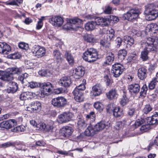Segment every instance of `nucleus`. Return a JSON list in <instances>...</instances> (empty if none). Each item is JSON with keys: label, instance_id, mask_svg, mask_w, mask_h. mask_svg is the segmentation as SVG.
<instances>
[{"label": "nucleus", "instance_id": "nucleus-1", "mask_svg": "<svg viewBox=\"0 0 158 158\" xmlns=\"http://www.w3.org/2000/svg\"><path fill=\"white\" fill-rule=\"evenodd\" d=\"M141 45L144 50L149 52H155L158 50V45L154 39L151 37L148 38L147 41L142 42Z\"/></svg>", "mask_w": 158, "mask_h": 158}, {"label": "nucleus", "instance_id": "nucleus-2", "mask_svg": "<svg viewBox=\"0 0 158 158\" xmlns=\"http://www.w3.org/2000/svg\"><path fill=\"white\" fill-rule=\"evenodd\" d=\"M83 55V59L89 62L96 60L98 57V52L95 49L93 48L88 49L84 53Z\"/></svg>", "mask_w": 158, "mask_h": 158}, {"label": "nucleus", "instance_id": "nucleus-3", "mask_svg": "<svg viewBox=\"0 0 158 158\" xmlns=\"http://www.w3.org/2000/svg\"><path fill=\"white\" fill-rule=\"evenodd\" d=\"M144 13L148 20H154L158 16V10L155 9L153 4H151L147 6L144 11Z\"/></svg>", "mask_w": 158, "mask_h": 158}, {"label": "nucleus", "instance_id": "nucleus-4", "mask_svg": "<svg viewBox=\"0 0 158 158\" xmlns=\"http://www.w3.org/2000/svg\"><path fill=\"white\" fill-rule=\"evenodd\" d=\"M66 98L63 96H59L52 98L51 102L54 107L61 108L64 107L67 103Z\"/></svg>", "mask_w": 158, "mask_h": 158}, {"label": "nucleus", "instance_id": "nucleus-5", "mask_svg": "<svg viewBox=\"0 0 158 158\" xmlns=\"http://www.w3.org/2000/svg\"><path fill=\"white\" fill-rule=\"evenodd\" d=\"M139 10L136 8L130 10L126 13L123 15L125 19L129 21H133L136 19L139 16L140 14Z\"/></svg>", "mask_w": 158, "mask_h": 158}, {"label": "nucleus", "instance_id": "nucleus-6", "mask_svg": "<svg viewBox=\"0 0 158 158\" xmlns=\"http://www.w3.org/2000/svg\"><path fill=\"white\" fill-rule=\"evenodd\" d=\"M31 52L35 56L39 58L45 55L46 50L43 47L38 45H35L32 47Z\"/></svg>", "mask_w": 158, "mask_h": 158}, {"label": "nucleus", "instance_id": "nucleus-7", "mask_svg": "<svg viewBox=\"0 0 158 158\" xmlns=\"http://www.w3.org/2000/svg\"><path fill=\"white\" fill-rule=\"evenodd\" d=\"M73 116V114L71 112H64L59 115L57 122L60 123H65L71 120Z\"/></svg>", "mask_w": 158, "mask_h": 158}, {"label": "nucleus", "instance_id": "nucleus-8", "mask_svg": "<svg viewBox=\"0 0 158 158\" xmlns=\"http://www.w3.org/2000/svg\"><path fill=\"white\" fill-rule=\"evenodd\" d=\"M124 69L123 66L119 63L113 65L111 72L113 74V76L115 77H119L123 72Z\"/></svg>", "mask_w": 158, "mask_h": 158}, {"label": "nucleus", "instance_id": "nucleus-9", "mask_svg": "<svg viewBox=\"0 0 158 158\" xmlns=\"http://www.w3.org/2000/svg\"><path fill=\"white\" fill-rule=\"evenodd\" d=\"M63 18L60 16H54L49 20V22L53 26L60 27L63 23Z\"/></svg>", "mask_w": 158, "mask_h": 158}, {"label": "nucleus", "instance_id": "nucleus-10", "mask_svg": "<svg viewBox=\"0 0 158 158\" xmlns=\"http://www.w3.org/2000/svg\"><path fill=\"white\" fill-rule=\"evenodd\" d=\"M17 125V122L14 119H10L6 121H3L0 123V127L8 129L14 127Z\"/></svg>", "mask_w": 158, "mask_h": 158}, {"label": "nucleus", "instance_id": "nucleus-11", "mask_svg": "<svg viewBox=\"0 0 158 158\" xmlns=\"http://www.w3.org/2000/svg\"><path fill=\"white\" fill-rule=\"evenodd\" d=\"M41 108V104L39 101H35L31 102L29 106L27 107V110L33 111L38 112L40 110Z\"/></svg>", "mask_w": 158, "mask_h": 158}, {"label": "nucleus", "instance_id": "nucleus-12", "mask_svg": "<svg viewBox=\"0 0 158 158\" xmlns=\"http://www.w3.org/2000/svg\"><path fill=\"white\" fill-rule=\"evenodd\" d=\"M92 90L90 92L91 95L95 97L100 95L102 93L103 88L100 84H98L92 87Z\"/></svg>", "mask_w": 158, "mask_h": 158}, {"label": "nucleus", "instance_id": "nucleus-13", "mask_svg": "<svg viewBox=\"0 0 158 158\" xmlns=\"http://www.w3.org/2000/svg\"><path fill=\"white\" fill-rule=\"evenodd\" d=\"M85 73L84 68L78 66L73 70V75L75 79H79L83 77Z\"/></svg>", "mask_w": 158, "mask_h": 158}, {"label": "nucleus", "instance_id": "nucleus-14", "mask_svg": "<svg viewBox=\"0 0 158 158\" xmlns=\"http://www.w3.org/2000/svg\"><path fill=\"white\" fill-rule=\"evenodd\" d=\"M73 129L69 126H65L62 127L60 131V133L64 137H68L72 133Z\"/></svg>", "mask_w": 158, "mask_h": 158}, {"label": "nucleus", "instance_id": "nucleus-15", "mask_svg": "<svg viewBox=\"0 0 158 158\" xmlns=\"http://www.w3.org/2000/svg\"><path fill=\"white\" fill-rule=\"evenodd\" d=\"M74 99L78 102H80L84 101V98L83 92L78 91V89H75L73 92Z\"/></svg>", "mask_w": 158, "mask_h": 158}, {"label": "nucleus", "instance_id": "nucleus-16", "mask_svg": "<svg viewBox=\"0 0 158 158\" xmlns=\"http://www.w3.org/2000/svg\"><path fill=\"white\" fill-rule=\"evenodd\" d=\"M148 73L147 69L144 67L139 68L138 70L137 75L138 78L141 80L146 78Z\"/></svg>", "mask_w": 158, "mask_h": 158}, {"label": "nucleus", "instance_id": "nucleus-17", "mask_svg": "<svg viewBox=\"0 0 158 158\" xmlns=\"http://www.w3.org/2000/svg\"><path fill=\"white\" fill-rule=\"evenodd\" d=\"M69 77H62L58 81V84L65 87H69L71 84Z\"/></svg>", "mask_w": 158, "mask_h": 158}, {"label": "nucleus", "instance_id": "nucleus-18", "mask_svg": "<svg viewBox=\"0 0 158 158\" xmlns=\"http://www.w3.org/2000/svg\"><path fill=\"white\" fill-rule=\"evenodd\" d=\"M42 92L44 94H46L48 92H50L52 91V89L54 88L53 86L49 82H44L42 84Z\"/></svg>", "mask_w": 158, "mask_h": 158}, {"label": "nucleus", "instance_id": "nucleus-19", "mask_svg": "<svg viewBox=\"0 0 158 158\" xmlns=\"http://www.w3.org/2000/svg\"><path fill=\"white\" fill-rule=\"evenodd\" d=\"M10 46L5 42H0V53L4 54H7L11 51Z\"/></svg>", "mask_w": 158, "mask_h": 158}, {"label": "nucleus", "instance_id": "nucleus-20", "mask_svg": "<svg viewBox=\"0 0 158 158\" xmlns=\"http://www.w3.org/2000/svg\"><path fill=\"white\" fill-rule=\"evenodd\" d=\"M0 79L4 81H10L12 80V77L7 71L0 70Z\"/></svg>", "mask_w": 158, "mask_h": 158}, {"label": "nucleus", "instance_id": "nucleus-21", "mask_svg": "<svg viewBox=\"0 0 158 158\" xmlns=\"http://www.w3.org/2000/svg\"><path fill=\"white\" fill-rule=\"evenodd\" d=\"M140 86L138 84H133L130 85L128 87V89L131 93L137 94L140 90Z\"/></svg>", "mask_w": 158, "mask_h": 158}, {"label": "nucleus", "instance_id": "nucleus-22", "mask_svg": "<svg viewBox=\"0 0 158 158\" xmlns=\"http://www.w3.org/2000/svg\"><path fill=\"white\" fill-rule=\"evenodd\" d=\"M147 123L150 125L157 124L158 123V113L155 112L154 115L149 117L147 119Z\"/></svg>", "mask_w": 158, "mask_h": 158}, {"label": "nucleus", "instance_id": "nucleus-23", "mask_svg": "<svg viewBox=\"0 0 158 158\" xmlns=\"http://www.w3.org/2000/svg\"><path fill=\"white\" fill-rule=\"evenodd\" d=\"M94 126H88L84 132V134L87 136H92L94 135L97 132Z\"/></svg>", "mask_w": 158, "mask_h": 158}, {"label": "nucleus", "instance_id": "nucleus-24", "mask_svg": "<svg viewBox=\"0 0 158 158\" xmlns=\"http://www.w3.org/2000/svg\"><path fill=\"white\" fill-rule=\"evenodd\" d=\"M107 98L110 100H112L117 98L118 94L116 89L110 90L106 94Z\"/></svg>", "mask_w": 158, "mask_h": 158}, {"label": "nucleus", "instance_id": "nucleus-25", "mask_svg": "<svg viewBox=\"0 0 158 158\" xmlns=\"http://www.w3.org/2000/svg\"><path fill=\"white\" fill-rule=\"evenodd\" d=\"M96 25L97 23L95 22L89 21L85 24V28L87 31H92L95 29Z\"/></svg>", "mask_w": 158, "mask_h": 158}, {"label": "nucleus", "instance_id": "nucleus-26", "mask_svg": "<svg viewBox=\"0 0 158 158\" xmlns=\"http://www.w3.org/2000/svg\"><path fill=\"white\" fill-rule=\"evenodd\" d=\"M37 128H39V130H44L47 131H48L52 129L53 127L50 125H46L45 123H41L37 125Z\"/></svg>", "mask_w": 158, "mask_h": 158}, {"label": "nucleus", "instance_id": "nucleus-27", "mask_svg": "<svg viewBox=\"0 0 158 158\" xmlns=\"http://www.w3.org/2000/svg\"><path fill=\"white\" fill-rule=\"evenodd\" d=\"M158 27L155 23H152L148 24L146 28L147 31L152 32L153 33L156 32V31L158 30Z\"/></svg>", "mask_w": 158, "mask_h": 158}, {"label": "nucleus", "instance_id": "nucleus-28", "mask_svg": "<svg viewBox=\"0 0 158 158\" xmlns=\"http://www.w3.org/2000/svg\"><path fill=\"white\" fill-rule=\"evenodd\" d=\"M64 56L69 64L73 65L74 62V60L73 56L70 52L66 51L64 54Z\"/></svg>", "mask_w": 158, "mask_h": 158}, {"label": "nucleus", "instance_id": "nucleus-29", "mask_svg": "<svg viewBox=\"0 0 158 158\" xmlns=\"http://www.w3.org/2000/svg\"><path fill=\"white\" fill-rule=\"evenodd\" d=\"M22 69L21 68H12L9 69V70L7 71L9 75H11L12 77V80L13 79V74H19L21 73L22 72Z\"/></svg>", "mask_w": 158, "mask_h": 158}, {"label": "nucleus", "instance_id": "nucleus-30", "mask_svg": "<svg viewBox=\"0 0 158 158\" xmlns=\"http://www.w3.org/2000/svg\"><path fill=\"white\" fill-rule=\"evenodd\" d=\"M77 125L79 128L85 127L87 126V124L82 116H79L77 118Z\"/></svg>", "mask_w": 158, "mask_h": 158}, {"label": "nucleus", "instance_id": "nucleus-31", "mask_svg": "<svg viewBox=\"0 0 158 158\" xmlns=\"http://www.w3.org/2000/svg\"><path fill=\"white\" fill-rule=\"evenodd\" d=\"M106 123L105 121H102L97 123L94 126L95 129H96L97 131L103 129L105 127L108 126Z\"/></svg>", "mask_w": 158, "mask_h": 158}, {"label": "nucleus", "instance_id": "nucleus-32", "mask_svg": "<svg viewBox=\"0 0 158 158\" xmlns=\"http://www.w3.org/2000/svg\"><path fill=\"white\" fill-rule=\"evenodd\" d=\"M113 115L116 117H119L123 114V110L119 107H116L113 112Z\"/></svg>", "mask_w": 158, "mask_h": 158}, {"label": "nucleus", "instance_id": "nucleus-33", "mask_svg": "<svg viewBox=\"0 0 158 158\" xmlns=\"http://www.w3.org/2000/svg\"><path fill=\"white\" fill-rule=\"evenodd\" d=\"M9 84L10 86L8 89V90H10V92L14 93L15 92L18 88L17 84L15 82H10Z\"/></svg>", "mask_w": 158, "mask_h": 158}, {"label": "nucleus", "instance_id": "nucleus-34", "mask_svg": "<svg viewBox=\"0 0 158 158\" xmlns=\"http://www.w3.org/2000/svg\"><path fill=\"white\" fill-rule=\"evenodd\" d=\"M114 31L112 29H111L110 30L107 31L106 39L108 44H109V42L113 38L114 35Z\"/></svg>", "mask_w": 158, "mask_h": 158}, {"label": "nucleus", "instance_id": "nucleus-35", "mask_svg": "<svg viewBox=\"0 0 158 158\" xmlns=\"http://www.w3.org/2000/svg\"><path fill=\"white\" fill-rule=\"evenodd\" d=\"M33 93L31 92H26L21 93L19 97L20 100H24L29 98L33 95Z\"/></svg>", "mask_w": 158, "mask_h": 158}, {"label": "nucleus", "instance_id": "nucleus-36", "mask_svg": "<svg viewBox=\"0 0 158 158\" xmlns=\"http://www.w3.org/2000/svg\"><path fill=\"white\" fill-rule=\"evenodd\" d=\"M114 55L112 52H109L107 54L105 63L108 65L110 64L114 60Z\"/></svg>", "mask_w": 158, "mask_h": 158}, {"label": "nucleus", "instance_id": "nucleus-37", "mask_svg": "<svg viewBox=\"0 0 158 158\" xmlns=\"http://www.w3.org/2000/svg\"><path fill=\"white\" fill-rule=\"evenodd\" d=\"M127 54V52L126 50L123 49L119 50L118 52V58L121 60L125 59Z\"/></svg>", "mask_w": 158, "mask_h": 158}, {"label": "nucleus", "instance_id": "nucleus-38", "mask_svg": "<svg viewBox=\"0 0 158 158\" xmlns=\"http://www.w3.org/2000/svg\"><path fill=\"white\" fill-rule=\"evenodd\" d=\"M82 22L81 20L80 19L76 18L74 19H70L68 21V23L66 25H69L70 24L79 25Z\"/></svg>", "mask_w": 158, "mask_h": 158}, {"label": "nucleus", "instance_id": "nucleus-39", "mask_svg": "<svg viewBox=\"0 0 158 158\" xmlns=\"http://www.w3.org/2000/svg\"><path fill=\"white\" fill-rule=\"evenodd\" d=\"M107 19L103 18L98 17L97 18L95 22L98 25H106Z\"/></svg>", "mask_w": 158, "mask_h": 158}, {"label": "nucleus", "instance_id": "nucleus-40", "mask_svg": "<svg viewBox=\"0 0 158 158\" xmlns=\"http://www.w3.org/2000/svg\"><path fill=\"white\" fill-rule=\"evenodd\" d=\"M94 107L98 111L101 112L103 109L104 107L103 104L99 102H97L94 103Z\"/></svg>", "mask_w": 158, "mask_h": 158}, {"label": "nucleus", "instance_id": "nucleus-41", "mask_svg": "<svg viewBox=\"0 0 158 158\" xmlns=\"http://www.w3.org/2000/svg\"><path fill=\"white\" fill-rule=\"evenodd\" d=\"M25 129V127L23 125H21L14 128L11 129L12 132H19L24 131Z\"/></svg>", "mask_w": 158, "mask_h": 158}, {"label": "nucleus", "instance_id": "nucleus-42", "mask_svg": "<svg viewBox=\"0 0 158 158\" xmlns=\"http://www.w3.org/2000/svg\"><path fill=\"white\" fill-rule=\"evenodd\" d=\"M127 42V45H129L130 47L133 45L134 43V40L133 38L129 36H126L124 39Z\"/></svg>", "mask_w": 158, "mask_h": 158}, {"label": "nucleus", "instance_id": "nucleus-43", "mask_svg": "<svg viewBox=\"0 0 158 158\" xmlns=\"http://www.w3.org/2000/svg\"><path fill=\"white\" fill-rule=\"evenodd\" d=\"M28 77V74L26 73H24L19 75L18 79L20 81L22 84H24L26 81V79Z\"/></svg>", "mask_w": 158, "mask_h": 158}, {"label": "nucleus", "instance_id": "nucleus-44", "mask_svg": "<svg viewBox=\"0 0 158 158\" xmlns=\"http://www.w3.org/2000/svg\"><path fill=\"white\" fill-rule=\"evenodd\" d=\"M147 90L148 88L146 85V84L143 85L140 92V96L141 97H145L146 95Z\"/></svg>", "mask_w": 158, "mask_h": 158}, {"label": "nucleus", "instance_id": "nucleus-45", "mask_svg": "<svg viewBox=\"0 0 158 158\" xmlns=\"http://www.w3.org/2000/svg\"><path fill=\"white\" fill-rule=\"evenodd\" d=\"M53 55L54 57L58 61L61 60H62V55L59 51L57 50L54 51L53 52Z\"/></svg>", "mask_w": 158, "mask_h": 158}, {"label": "nucleus", "instance_id": "nucleus-46", "mask_svg": "<svg viewBox=\"0 0 158 158\" xmlns=\"http://www.w3.org/2000/svg\"><path fill=\"white\" fill-rule=\"evenodd\" d=\"M129 102V99L125 95L123 96L120 101V104L122 106H125Z\"/></svg>", "mask_w": 158, "mask_h": 158}, {"label": "nucleus", "instance_id": "nucleus-47", "mask_svg": "<svg viewBox=\"0 0 158 158\" xmlns=\"http://www.w3.org/2000/svg\"><path fill=\"white\" fill-rule=\"evenodd\" d=\"M149 52L146 50H144L141 52V58L143 61H145L148 59V54Z\"/></svg>", "mask_w": 158, "mask_h": 158}, {"label": "nucleus", "instance_id": "nucleus-48", "mask_svg": "<svg viewBox=\"0 0 158 158\" xmlns=\"http://www.w3.org/2000/svg\"><path fill=\"white\" fill-rule=\"evenodd\" d=\"M83 84H81L79 86H77L75 89H78L79 91L83 92L82 91L85 90V80H83Z\"/></svg>", "mask_w": 158, "mask_h": 158}, {"label": "nucleus", "instance_id": "nucleus-49", "mask_svg": "<svg viewBox=\"0 0 158 158\" xmlns=\"http://www.w3.org/2000/svg\"><path fill=\"white\" fill-rule=\"evenodd\" d=\"M115 107L114 104L112 103L108 104L106 108L107 112L109 113L113 112Z\"/></svg>", "mask_w": 158, "mask_h": 158}, {"label": "nucleus", "instance_id": "nucleus-50", "mask_svg": "<svg viewBox=\"0 0 158 158\" xmlns=\"http://www.w3.org/2000/svg\"><path fill=\"white\" fill-rule=\"evenodd\" d=\"M157 82H158L154 78H153L149 84L148 87L149 89H154Z\"/></svg>", "mask_w": 158, "mask_h": 158}, {"label": "nucleus", "instance_id": "nucleus-51", "mask_svg": "<svg viewBox=\"0 0 158 158\" xmlns=\"http://www.w3.org/2000/svg\"><path fill=\"white\" fill-rule=\"evenodd\" d=\"M152 110V108L151 106L149 104H147L145 106L143 109V111L144 113L147 114L151 111Z\"/></svg>", "mask_w": 158, "mask_h": 158}, {"label": "nucleus", "instance_id": "nucleus-52", "mask_svg": "<svg viewBox=\"0 0 158 158\" xmlns=\"http://www.w3.org/2000/svg\"><path fill=\"white\" fill-rule=\"evenodd\" d=\"M150 128V125L148 123L147 124L145 125H142L140 128V130L143 132H146L149 130Z\"/></svg>", "mask_w": 158, "mask_h": 158}, {"label": "nucleus", "instance_id": "nucleus-53", "mask_svg": "<svg viewBox=\"0 0 158 158\" xmlns=\"http://www.w3.org/2000/svg\"><path fill=\"white\" fill-rule=\"evenodd\" d=\"M132 32L134 35H137L138 36H141L142 37V34L143 33H144V31H140L135 28H133L132 29Z\"/></svg>", "mask_w": 158, "mask_h": 158}, {"label": "nucleus", "instance_id": "nucleus-54", "mask_svg": "<svg viewBox=\"0 0 158 158\" xmlns=\"http://www.w3.org/2000/svg\"><path fill=\"white\" fill-rule=\"evenodd\" d=\"M144 122V119L142 118L141 119H138L134 123V125L136 127H137L143 123Z\"/></svg>", "mask_w": 158, "mask_h": 158}, {"label": "nucleus", "instance_id": "nucleus-55", "mask_svg": "<svg viewBox=\"0 0 158 158\" xmlns=\"http://www.w3.org/2000/svg\"><path fill=\"white\" fill-rule=\"evenodd\" d=\"M84 39L85 40L89 42H93L94 40L93 36L90 35H87L84 36Z\"/></svg>", "mask_w": 158, "mask_h": 158}, {"label": "nucleus", "instance_id": "nucleus-56", "mask_svg": "<svg viewBox=\"0 0 158 158\" xmlns=\"http://www.w3.org/2000/svg\"><path fill=\"white\" fill-rule=\"evenodd\" d=\"M112 8L109 6L105 7V8L104 10V12L105 14H110L112 12Z\"/></svg>", "mask_w": 158, "mask_h": 158}, {"label": "nucleus", "instance_id": "nucleus-57", "mask_svg": "<svg viewBox=\"0 0 158 158\" xmlns=\"http://www.w3.org/2000/svg\"><path fill=\"white\" fill-rule=\"evenodd\" d=\"M29 86L31 88H35L38 87L40 85L39 84L36 82L31 81L29 83Z\"/></svg>", "mask_w": 158, "mask_h": 158}, {"label": "nucleus", "instance_id": "nucleus-58", "mask_svg": "<svg viewBox=\"0 0 158 158\" xmlns=\"http://www.w3.org/2000/svg\"><path fill=\"white\" fill-rule=\"evenodd\" d=\"M21 56L18 53H15L11 54L10 55V58L12 59H19L20 58Z\"/></svg>", "mask_w": 158, "mask_h": 158}, {"label": "nucleus", "instance_id": "nucleus-59", "mask_svg": "<svg viewBox=\"0 0 158 158\" xmlns=\"http://www.w3.org/2000/svg\"><path fill=\"white\" fill-rule=\"evenodd\" d=\"M12 145V144L11 143L7 142L0 145V147L1 148H6Z\"/></svg>", "mask_w": 158, "mask_h": 158}, {"label": "nucleus", "instance_id": "nucleus-60", "mask_svg": "<svg viewBox=\"0 0 158 158\" xmlns=\"http://www.w3.org/2000/svg\"><path fill=\"white\" fill-rule=\"evenodd\" d=\"M18 46L19 48L23 49H26L28 47V45L24 42L20 43Z\"/></svg>", "mask_w": 158, "mask_h": 158}, {"label": "nucleus", "instance_id": "nucleus-61", "mask_svg": "<svg viewBox=\"0 0 158 158\" xmlns=\"http://www.w3.org/2000/svg\"><path fill=\"white\" fill-rule=\"evenodd\" d=\"M135 112V108H130L129 109L128 111V114L130 116H132Z\"/></svg>", "mask_w": 158, "mask_h": 158}, {"label": "nucleus", "instance_id": "nucleus-62", "mask_svg": "<svg viewBox=\"0 0 158 158\" xmlns=\"http://www.w3.org/2000/svg\"><path fill=\"white\" fill-rule=\"evenodd\" d=\"M116 44H117V48H119L122 43V40L121 38L118 37L116 40Z\"/></svg>", "mask_w": 158, "mask_h": 158}, {"label": "nucleus", "instance_id": "nucleus-63", "mask_svg": "<svg viewBox=\"0 0 158 158\" xmlns=\"http://www.w3.org/2000/svg\"><path fill=\"white\" fill-rule=\"evenodd\" d=\"M95 115L94 112L92 111L90 112L89 114H88L86 116V118H91L93 119L95 117Z\"/></svg>", "mask_w": 158, "mask_h": 158}, {"label": "nucleus", "instance_id": "nucleus-64", "mask_svg": "<svg viewBox=\"0 0 158 158\" xmlns=\"http://www.w3.org/2000/svg\"><path fill=\"white\" fill-rule=\"evenodd\" d=\"M109 20L113 21L114 23L116 22L119 21V19L117 17L113 15L110 16Z\"/></svg>", "mask_w": 158, "mask_h": 158}]
</instances>
